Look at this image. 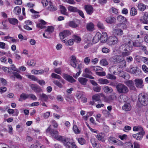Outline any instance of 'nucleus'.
Here are the masks:
<instances>
[{
    "mask_svg": "<svg viewBox=\"0 0 148 148\" xmlns=\"http://www.w3.org/2000/svg\"><path fill=\"white\" fill-rule=\"evenodd\" d=\"M118 51L121 55V56H117L113 58L114 61L116 63H119L122 62L123 66L125 67L126 62L124 60V57L129 56L133 51V46L131 45L130 42L127 43L122 44L118 49Z\"/></svg>",
    "mask_w": 148,
    "mask_h": 148,
    "instance_id": "f257e3e1",
    "label": "nucleus"
},
{
    "mask_svg": "<svg viewBox=\"0 0 148 148\" xmlns=\"http://www.w3.org/2000/svg\"><path fill=\"white\" fill-rule=\"evenodd\" d=\"M55 138L61 142L65 148H77V146L75 142L72 141L70 138H63L61 136H56Z\"/></svg>",
    "mask_w": 148,
    "mask_h": 148,
    "instance_id": "f03ea898",
    "label": "nucleus"
},
{
    "mask_svg": "<svg viewBox=\"0 0 148 148\" xmlns=\"http://www.w3.org/2000/svg\"><path fill=\"white\" fill-rule=\"evenodd\" d=\"M138 100L141 105L146 106L148 104V99L147 95L144 93H140L138 95Z\"/></svg>",
    "mask_w": 148,
    "mask_h": 148,
    "instance_id": "7ed1b4c3",
    "label": "nucleus"
},
{
    "mask_svg": "<svg viewBox=\"0 0 148 148\" xmlns=\"http://www.w3.org/2000/svg\"><path fill=\"white\" fill-rule=\"evenodd\" d=\"M116 88L117 91L119 93L125 94L129 91L127 87L123 84H118L116 86Z\"/></svg>",
    "mask_w": 148,
    "mask_h": 148,
    "instance_id": "20e7f679",
    "label": "nucleus"
},
{
    "mask_svg": "<svg viewBox=\"0 0 148 148\" xmlns=\"http://www.w3.org/2000/svg\"><path fill=\"white\" fill-rule=\"evenodd\" d=\"M133 45L136 47H139L140 49L143 51L146 50V47L143 45L142 42H140L138 41H136L133 42Z\"/></svg>",
    "mask_w": 148,
    "mask_h": 148,
    "instance_id": "39448f33",
    "label": "nucleus"
},
{
    "mask_svg": "<svg viewBox=\"0 0 148 148\" xmlns=\"http://www.w3.org/2000/svg\"><path fill=\"white\" fill-rule=\"evenodd\" d=\"M118 38L114 36H110L108 39V42L110 45L116 44L118 42Z\"/></svg>",
    "mask_w": 148,
    "mask_h": 148,
    "instance_id": "423d86ee",
    "label": "nucleus"
},
{
    "mask_svg": "<svg viewBox=\"0 0 148 148\" xmlns=\"http://www.w3.org/2000/svg\"><path fill=\"white\" fill-rule=\"evenodd\" d=\"M145 134V132H139L138 133L134 134L133 135V137L135 138L136 140H141L143 136Z\"/></svg>",
    "mask_w": 148,
    "mask_h": 148,
    "instance_id": "0eeeda50",
    "label": "nucleus"
},
{
    "mask_svg": "<svg viewBox=\"0 0 148 148\" xmlns=\"http://www.w3.org/2000/svg\"><path fill=\"white\" fill-rule=\"evenodd\" d=\"M51 125H50L49 127L47 129L46 132H50V133L51 136L53 137H54V138H55L56 136H59L58 135H57V134H58V132L56 130L51 129Z\"/></svg>",
    "mask_w": 148,
    "mask_h": 148,
    "instance_id": "6e6552de",
    "label": "nucleus"
},
{
    "mask_svg": "<svg viewBox=\"0 0 148 148\" xmlns=\"http://www.w3.org/2000/svg\"><path fill=\"white\" fill-rule=\"evenodd\" d=\"M140 21L143 24H148V12H145L143 18L140 19Z\"/></svg>",
    "mask_w": 148,
    "mask_h": 148,
    "instance_id": "1a4fd4ad",
    "label": "nucleus"
},
{
    "mask_svg": "<svg viewBox=\"0 0 148 148\" xmlns=\"http://www.w3.org/2000/svg\"><path fill=\"white\" fill-rule=\"evenodd\" d=\"M71 32L69 30H64L60 33L61 39H64L66 37L69 36L71 34Z\"/></svg>",
    "mask_w": 148,
    "mask_h": 148,
    "instance_id": "9d476101",
    "label": "nucleus"
},
{
    "mask_svg": "<svg viewBox=\"0 0 148 148\" xmlns=\"http://www.w3.org/2000/svg\"><path fill=\"white\" fill-rule=\"evenodd\" d=\"M62 77L65 79L70 82L73 83L76 81L72 76L66 74H63Z\"/></svg>",
    "mask_w": 148,
    "mask_h": 148,
    "instance_id": "9b49d317",
    "label": "nucleus"
},
{
    "mask_svg": "<svg viewBox=\"0 0 148 148\" xmlns=\"http://www.w3.org/2000/svg\"><path fill=\"white\" fill-rule=\"evenodd\" d=\"M84 9L87 13L89 15L91 14L93 12V8L92 6L89 5H87L84 6Z\"/></svg>",
    "mask_w": 148,
    "mask_h": 148,
    "instance_id": "f8f14e48",
    "label": "nucleus"
},
{
    "mask_svg": "<svg viewBox=\"0 0 148 148\" xmlns=\"http://www.w3.org/2000/svg\"><path fill=\"white\" fill-rule=\"evenodd\" d=\"M100 40L101 42L104 43L107 40L108 36L106 32H103L100 36Z\"/></svg>",
    "mask_w": 148,
    "mask_h": 148,
    "instance_id": "ddd939ff",
    "label": "nucleus"
},
{
    "mask_svg": "<svg viewBox=\"0 0 148 148\" xmlns=\"http://www.w3.org/2000/svg\"><path fill=\"white\" fill-rule=\"evenodd\" d=\"M136 86L138 88H142L143 86V81L141 79H136L134 80Z\"/></svg>",
    "mask_w": 148,
    "mask_h": 148,
    "instance_id": "4468645a",
    "label": "nucleus"
},
{
    "mask_svg": "<svg viewBox=\"0 0 148 148\" xmlns=\"http://www.w3.org/2000/svg\"><path fill=\"white\" fill-rule=\"evenodd\" d=\"M137 7L138 10L140 11H145L146 9L148 8V6L145 5L142 3H139Z\"/></svg>",
    "mask_w": 148,
    "mask_h": 148,
    "instance_id": "2eb2a0df",
    "label": "nucleus"
},
{
    "mask_svg": "<svg viewBox=\"0 0 148 148\" xmlns=\"http://www.w3.org/2000/svg\"><path fill=\"white\" fill-rule=\"evenodd\" d=\"M30 86L31 88L36 92H40L42 91L40 88L37 84H32Z\"/></svg>",
    "mask_w": 148,
    "mask_h": 148,
    "instance_id": "dca6fc26",
    "label": "nucleus"
},
{
    "mask_svg": "<svg viewBox=\"0 0 148 148\" xmlns=\"http://www.w3.org/2000/svg\"><path fill=\"white\" fill-rule=\"evenodd\" d=\"M51 77L54 78L60 79L61 82L63 84L65 83V81L58 75L54 73H52L51 74Z\"/></svg>",
    "mask_w": 148,
    "mask_h": 148,
    "instance_id": "f3484780",
    "label": "nucleus"
},
{
    "mask_svg": "<svg viewBox=\"0 0 148 148\" xmlns=\"http://www.w3.org/2000/svg\"><path fill=\"white\" fill-rule=\"evenodd\" d=\"M31 148H46L45 146L39 143L36 142L31 146Z\"/></svg>",
    "mask_w": 148,
    "mask_h": 148,
    "instance_id": "a211bd4d",
    "label": "nucleus"
},
{
    "mask_svg": "<svg viewBox=\"0 0 148 148\" xmlns=\"http://www.w3.org/2000/svg\"><path fill=\"white\" fill-rule=\"evenodd\" d=\"M123 32L120 29H115L113 30V34L117 36H121L123 34Z\"/></svg>",
    "mask_w": 148,
    "mask_h": 148,
    "instance_id": "6ab92c4d",
    "label": "nucleus"
},
{
    "mask_svg": "<svg viewBox=\"0 0 148 148\" xmlns=\"http://www.w3.org/2000/svg\"><path fill=\"white\" fill-rule=\"evenodd\" d=\"M125 84L131 89L134 90L135 89L134 83L132 80L127 81L125 82Z\"/></svg>",
    "mask_w": 148,
    "mask_h": 148,
    "instance_id": "aec40b11",
    "label": "nucleus"
},
{
    "mask_svg": "<svg viewBox=\"0 0 148 148\" xmlns=\"http://www.w3.org/2000/svg\"><path fill=\"white\" fill-rule=\"evenodd\" d=\"M105 136L104 134L103 133H100L98 134L96 136L97 139L99 141L104 142L105 141L104 138Z\"/></svg>",
    "mask_w": 148,
    "mask_h": 148,
    "instance_id": "412c9836",
    "label": "nucleus"
},
{
    "mask_svg": "<svg viewBox=\"0 0 148 148\" xmlns=\"http://www.w3.org/2000/svg\"><path fill=\"white\" fill-rule=\"evenodd\" d=\"M118 21L122 23H126L127 22V19L123 16L119 15L117 17Z\"/></svg>",
    "mask_w": 148,
    "mask_h": 148,
    "instance_id": "4be33fe9",
    "label": "nucleus"
},
{
    "mask_svg": "<svg viewBox=\"0 0 148 148\" xmlns=\"http://www.w3.org/2000/svg\"><path fill=\"white\" fill-rule=\"evenodd\" d=\"M49 5L48 7V10L51 11H54L57 10V8L53 5L51 2H49Z\"/></svg>",
    "mask_w": 148,
    "mask_h": 148,
    "instance_id": "5701e85b",
    "label": "nucleus"
},
{
    "mask_svg": "<svg viewBox=\"0 0 148 148\" xmlns=\"http://www.w3.org/2000/svg\"><path fill=\"white\" fill-rule=\"evenodd\" d=\"M122 108L123 110L127 111L131 110V107L130 103H126L123 106Z\"/></svg>",
    "mask_w": 148,
    "mask_h": 148,
    "instance_id": "b1692460",
    "label": "nucleus"
},
{
    "mask_svg": "<svg viewBox=\"0 0 148 148\" xmlns=\"http://www.w3.org/2000/svg\"><path fill=\"white\" fill-rule=\"evenodd\" d=\"M101 93L93 95L92 97V100L94 102L99 101L100 100V97L101 95Z\"/></svg>",
    "mask_w": 148,
    "mask_h": 148,
    "instance_id": "393cba45",
    "label": "nucleus"
},
{
    "mask_svg": "<svg viewBox=\"0 0 148 148\" xmlns=\"http://www.w3.org/2000/svg\"><path fill=\"white\" fill-rule=\"evenodd\" d=\"M94 25L92 23H87L86 25L87 29L90 31H92L94 29Z\"/></svg>",
    "mask_w": 148,
    "mask_h": 148,
    "instance_id": "a878e982",
    "label": "nucleus"
},
{
    "mask_svg": "<svg viewBox=\"0 0 148 148\" xmlns=\"http://www.w3.org/2000/svg\"><path fill=\"white\" fill-rule=\"evenodd\" d=\"M78 81L81 84L85 85L88 81V79L84 77H79L78 78Z\"/></svg>",
    "mask_w": 148,
    "mask_h": 148,
    "instance_id": "bb28decb",
    "label": "nucleus"
},
{
    "mask_svg": "<svg viewBox=\"0 0 148 148\" xmlns=\"http://www.w3.org/2000/svg\"><path fill=\"white\" fill-rule=\"evenodd\" d=\"M62 41L65 43V45L67 46H71L74 43V40L73 39H70L66 41L65 40H63Z\"/></svg>",
    "mask_w": 148,
    "mask_h": 148,
    "instance_id": "cd10ccee",
    "label": "nucleus"
},
{
    "mask_svg": "<svg viewBox=\"0 0 148 148\" xmlns=\"http://www.w3.org/2000/svg\"><path fill=\"white\" fill-rule=\"evenodd\" d=\"M40 99L42 101L47 102L48 99V96L44 93H42L40 95Z\"/></svg>",
    "mask_w": 148,
    "mask_h": 148,
    "instance_id": "c85d7f7f",
    "label": "nucleus"
},
{
    "mask_svg": "<svg viewBox=\"0 0 148 148\" xmlns=\"http://www.w3.org/2000/svg\"><path fill=\"white\" fill-rule=\"evenodd\" d=\"M133 130L134 131H140L139 132H145L143 127L140 125L137 126H134L133 128Z\"/></svg>",
    "mask_w": 148,
    "mask_h": 148,
    "instance_id": "c756f323",
    "label": "nucleus"
},
{
    "mask_svg": "<svg viewBox=\"0 0 148 148\" xmlns=\"http://www.w3.org/2000/svg\"><path fill=\"white\" fill-rule=\"evenodd\" d=\"M70 64L71 66L74 68L77 69H81L80 64L77 61L73 63H71Z\"/></svg>",
    "mask_w": 148,
    "mask_h": 148,
    "instance_id": "7c9ffc66",
    "label": "nucleus"
},
{
    "mask_svg": "<svg viewBox=\"0 0 148 148\" xmlns=\"http://www.w3.org/2000/svg\"><path fill=\"white\" fill-rule=\"evenodd\" d=\"M103 90L105 92L107 93H110L113 91V89L111 87L108 86L104 87Z\"/></svg>",
    "mask_w": 148,
    "mask_h": 148,
    "instance_id": "2f4dec72",
    "label": "nucleus"
},
{
    "mask_svg": "<svg viewBox=\"0 0 148 148\" xmlns=\"http://www.w3.org/2000/svg\"><path fill=\"white\" fill-rule=\"evenodd\" d=\"M101 34L99 33H97L95 36L93 38V42L95 43L99 41L100 40V36Z\"/></svg>",
    "mask_w": 148,
    "mask_h": 148,
    "instance_id": "473e14b6",
    "label": "nucleus"
},
{
    "mask_svg": "<svg viewBox=\"0 0 148 148\" xmlns=\"http://www.w3.org/2000/svg\"><path fill=\"white\" fill-rule=\"evenodd\" d=\"M21 12V8L19 6L15 7L14 10V13L17 15L19 14Z\"/></svg>",
    "mask_w": 148,
    "mask_h": 148,
    "instance_id": "72a5a7b5",
    "label": "nucleus"
},
{
    "mask_svg": "<svg viewBox=\"0 0 148 148\" xmlns=\"http://www.w3.org/2000/svg\"><path fill=\"white\" fill-rule=\"evenodd\" d=\"M98 81L99 83L101 84H107L109 83V81L108 79L103 78H100Z\"/></svg>",
    "mask_w": 148,
    "mask_h": 148,
    "instance_id": "f704fd0d",
    "label": "nucleus"
},
{
    "mask_svg": "<svg viewBox=\"0 0 148 148\" xmlns=\"http://www.w3.org/2000/svg\"><path fill=\"white\" fill-rule=\"evenodd\" d=\"M115 18L114 17H110L107 18L106 19V21L109 23H112L115 21Z\"/></svg>",
    "mask_w": 148,
    "mask_h": 148,
    "instance_id": "c9c22d12",
    "label": "nucleus"
},
{
    "mask_svg": "<svg viewBox=\"0 0 148 148\" xmlns=\"http://www.w3.org/2000/svg\"><path fill=\"white\" fill-rule=\"evenodd\" d=\"M8 21L10 23L14 25L18 23V20L14 18H8Z\"/></svg>",
    "mask_w": 148,
    "mask_h": 148,
    "instance_id": "e433bc0d",
    "label": "nucleus"
},
{
    "mask_svg": "<svg viewBox=\"0 0 148 148\" xmlns=\"http://www.w3.org/2000/svg\"><path fill=\"white\" fill-rule=\"evenodd\" d=\"M69 11L71 12H77L78 9L77 8L71 6H69L67 8Z\"/></svg>",
    "mask_w": 148,
    "mask_h": 148,
    "instance_id": "4c0bfd02",
    "label": "nucleus"
},
{
    "mask_svg": "<svg viewBox=\"0 0 148 148\" xmlns=\"http://www.w3.org/2000/svg\"><path fill=\"white\" fill-rule=\"evenodd\" d=\"M110 99L111 101H112L114 100H115L117 99V95L116 93H113L109 96Z\"/></svg>",
    "mask_w": 148,
    "mask_h": 148,
    "instance_id": "58836bf2",
    "label": "nucleus"
},
{
    "mask_svg": "<svg viewBox=\"0 0 148 148\" xmlns=\"http://www.w3.org/2000/svg\"><path fill=\"white\" fill-rule=\"evenodd\" d=\"M74 97L72 96L69 95H67L65 97V99L67 101L70 102H72L74 101Z\"/></svg>",
    "mask_w": 148,
    "mask_h": 148,
    "instance_id": "ea45409f",
    "label": "nucleus"
},
{
    "mask_svg": "<svg viewBox=\"0 0 148 148\" xmlns=\"http://www.w3.org/2000/svg\"><path fill=\"white\" fill-rule=\"evenodd\" d=\"M91 69L95 71H102L103 70V68L98 66H92L91 67Z\"/></svg>",
    "mask_w": 148,
    "mask_h": 148,
    "instance_id": "a19ab883",
    "label": "nucleus"
},
{
    "mask_svg": "<svg viewBox=\"0 0 148 148\" xmlns=\"http://www.w3.org/2000/svg\"><path fill=\"white\" fill-rule=\"evenodd\" d=\"M68 24L69 26L72 28H76L78 26V25L73 21H69Z\"/></svg>",
    "mask_w": 148,
    "mask_h": 148,
    "instance_id": "79ce46f5",
    "label": "nucleus"
},
{
    "mask_svg": "<svg viewBox=\"0 0 148 148\" xmlns=\"http://www.w3.org/2000/svg\"><path fill=\"white\" fill-rule=\"evenodd\" d=\"M60 11L61 13L62 14L64 15H67V13L66 12V9L65 7L62 5H60Z\"/></svg>",
    "mask_w": 148,
    "mask_h": 148,
    "instance_id": "37998d69",
    "label": "nucleus"
},
{
    "mask_svg": "<svg viewBox=\"0 0 148 148\" xmlns=\"http://www.w3.org/2000/svg\"><path fill=\"white\" fill-rule=\"evenodd\" d=\"M77 140L78 143L81 145H84L86 144V140L83 138H79L77 139Z\"/></svg>",
    "mask_w": 148,
    "mask_h": 148,
    "instance_id": "c03bdc74",
    "label": "nucleus"
},
{
    "mask_svg": "<svg viewBox=\"0 0 148 148\" xmlns=\"http://www.w3.org/2000/svg\"><path fill=\"white\" fill-rule=\"evenodd\" d=\"M44 71L43 70H34L32 71V72L35 74H42L43 73Z\"/></svg>",
    "mask_w": 148,
    "mask_h": 148,
    "instance_id": "a18cd8bd",
    "label": "nucleus"
},
{
    "mask_svg": "<svg viewBox=\"0 0 148 148\" xmlns=\"http://www.w3.org/2000/svg\"><path fill=\"white\" fill-rule=\"evenodd\" d=\"M53 82L55 85L60 88H62L63 87V85L58 80H55L53 81Z\"/></svg>",
    "mask_w": 148,
    "mask_h": 148,
    "instance_id": "49530a36",
    "label": "nucleus"
},
{
    "mask_svg": "<svg viewBox=\"0 0 148 148\" xmlns=\"http://www.w3.org/2000/svg\"><path fill=\"white\" fill-rule=\"evenodd\" d=\"M73 38L74 40V41H75L77 43L79 42L81 40V39L80 37L76 35H74L73 37Z\"/></svg>",
    "mask_w": 148,
    "mask_h": 148,
    "instance_id": "de8ad7c7",
    "label": "nucleus"
},
{
    "mask_svg": "<svg viewBox=\"0 0 148 148\" xmlns=\"http://www.w3.org/2000/svg\"><path fill=\"white\" fill-rule=\"evenodd\" d=\"M54 27L52 26H49L47 29L45 30L46 34L52 33L54 31Z\"/></svg>",
    "mask_w": 148,
    "mask_h": 148,
    "instance_id": "09e8293b",
    "label": "nucleus"
},
{
    "mask_svg": "<svg viewBox=\"0 0 148 148\" xmlns=\"http://www.w3.org/2000/svg\"><path fill=\"white\" fill-rule=\"evenodd\" d=\"M100 64L104 66L108 65V63L106 59H103L100 61Z\"/></svg>",
    "mask_w": 148,
    "mask_h": 148,
    "instance_id": "8fccbe9b",
    "label": "nucleus"
},
{
    "mask_svg": "<svg viewBox=\"0 0 148 148\" xmlns=\"http://www.w3.org/2000/svg\"><path fill=\"white\" fill-rule=\"evenodd\" d=\"M21 98L23 100H25L27 99H29V94H26L25 93H22L20 96Z\"/></svg>",
    "mask_w": 148,
    "mask_h": 148,
    "instance_id": "3c124183",
    "label": "nucleus"
},
{
    "mask_svg": "<svg viewBox=\"0 0 148 148\" xmlns=\"http://www.w3.org/2000/svg\"><path fill=\"white\" fill-rule=\"evenodd\" d=\"M130 67L129 72L131 73L135 74L137 71V68L136 67Z\"/></svg>",
    "mask_w": 148,
    "mask_h": 148,
    "instance_id": "603ef678",
    "label": "nucleus"
},
{
    "mask_svg": "<svg viewBox=\"0 0 148 148\" xmlns=\"http://www.w3.org/2000/svg\"><path fill=\"white\" fill-rule=\"evenodd\" d=\"M137 14V10L134 8H132L130 10V14L132 16H134Z\"/></svg>",
    "mask_w": 148,
    "mask_h": 148,
    "instance_id": "864d4df0",
    "label": "nucleus"
},
{
    "mask_svg": "<svg viewBox=\"0 0 148 148\" xmlns=\"http://www.w3.org/2000/svg\"><path fill=\"white\" fill-rule=\"evenodd\" d=\"M100 95H101V97H104L103 101H104L106 102H109L111 101L110 99H109L110 97L109 96L108 97H106L102 94H100Z\"/></svg>",
    "mask_w": 148,
    "mask_h": 148,
    "instance_id": "5fc2aeb1",
    "label": "nucleus"
},
{
    "mask_svg": "<svg viewBox=\"0 0 148 148\" xmlns=\"http://www.w3.org/2000/svg\"><path fill=\"white\" fill-rule=\"evenodd\" d=\"M73 128L75 134H77L80 133V130L78 129L77 126L76 125H74L73 127Z\"/></svg>",
    "mask_w": 148,
    "mask_h": 148,
    "instance_id": "6e6d98bb",
    "label": "nucleus"
},
{
    "mask_svg": "<svg viewBox=\"0 0 148 148\" xmlns=\"http://www.w3.org/2000/svg\"><path fill=\"white\" fill-rule=\"evenodd\" d=\"M26 76L28 78L34 81H37L38 79L36 77L33 75H26Z\"/></svg>",
    "mask_w": 148,
    "mask_h": 148,
    "instance_id": "4d7b16f0",
    "label": "nucleus"
},
{
    "mask_svg": "<svg viewBox=\"0 0 148 148\" xmlns=\"http://www.w3.org/2000/svg\"><path fill=\"white\" fill-rule=\"evenodd\" d=\"M27 64L31 66H34L35 65L36 62L33 60H30L27 62Z\"/></svg>",
    "mask_w": 148,
    "mask_h": 148,
    "instance_id": "13d9d810",
    "label": "nucleus"
},
{
    "mask_svg": "<svg viewBox=\"0 0 148 148\" xmlns=\"http://www.w3.org/2000/svg\"><path fill=\"white\" fill-rule=\"evenodd\" d=\"M106 77L110 79L115 80L116 79V77L114 75L110 74H108L106 76Z\"/></svg>",
    "mask_w": 148,
    "mask_h": 148,
    "instance_id": "bf43d9fd",
    "label": "nucleus"
},
{
    "mask_svg": "<svg viewBox=\"0 0 148 148\" xmlns=\"http://www.w3.org/2000/svg\"><path fill=\"white\" fill-rule=\"evenodd\" d=\"M12 74H13L17 78L21 80L22 79V77L18 73L13 72H12Z\"/></svg>",
    "mask_w": 148,
    "mask_h": 148,
    "instance_id": "052dcab7",
    "label": "nucleus"
},
{
    "mask_svg": "<svg viewBox=\"0 0 148 148\" xmlns=\"http://www.w3.org/2000/svg\"><path fill=\"white\" fill-rule=\"evenodd\" d=\"M125 23H118L117 25V26L119 27H122L123 29H126L127 28V27Z\"/></svg>",
    "mask_w": 148,
    "mask_h": 148,
    "instance_id": "680f3d73",
    "label": "nucleus"
},
{
    "mask_svg": "<svg viewBox=\"0 0 148 148\" xmlns=\"http://www.w3.org/2000/svg\"><path fill=\"white\" fill-rule=\"evenodd\" d=\"M54 71L56 73L58 74L61 75L62 74V69L61 68H56L54 69Z\"/></svg>",
    "mask_w": 148,
    "mask_h": 148,
    "instance_id": "e2e57ef3",
    "label": "nucleus"
},
{
    "mask_svg": "<svg viewBox=\"0 0 148 148\" xmlns=\"http://www.w3.org/2000/svg\"><path fill=\"white\" fill-rule=\"evenodd\" d=\"M29 98L34 100H36L37 99V98L36 96L32 94H29Z\"/></svg>",
    "mask_w": 148,
    "mask_h": 148,
    "instance_id": "0e129e2a",
    "label": "nucleus"
},
{
    "mask_svg": "<svg viewBox=\"0 0 148 148\" xmlns=\"http://www.w3.org/2000/svg\"><path fill=\"white\" fill-rule=\"evenodd\" d=\"M97 25V26L100 29H104L105 27L104 26L103 24L100 21H99L98 22Z\"/></svg>",
    "mask_w": 148,
    "mask_h": 148,
    "instance_id": "69168bd1",
    "label": "nucleus"
},
{
    "mask_svg": "<svg viewBox=\"0 0 148 148\" xmlns=\"http://www.w3.org/2000/svg\"><path fill=\"white\" fill-rule=\"evenodd\" d=\"M116 139L114 137H110L108 139V141L111 143H115Z\"/></svg>",
    "mask_w": 148,
    "mask_h": 148,
    "instance_id": "338daca9",
    "label": "nucleus"
},
{
    "mask_svg": "<svg viewBox=\"0 0 148 148\" xmlns=\"http://www.w3.org/2000/svg\"><path fill=\"white\" fill-rule=\"evenodd\" d=\"M90 60L88 57H86L84 60V62L86 65H88L90 62Z\"/></svg>",
    "mask_w": 148,
    "mask_h": 148,
    "instance_id": "774afa93",
    "label": "nucleus"
}]
</instances>
